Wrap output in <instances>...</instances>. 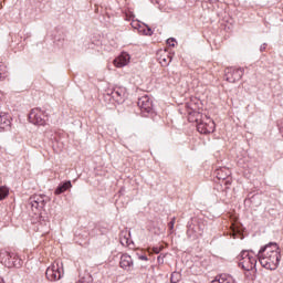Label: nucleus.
Returning <instances> with one entry per match:
<instances>
[{
	"label": "nucleus",
	"mask_w": 283,
	"mask_h": 283,
	"mask_svg": "<svg viewBox=\"0 0 283 283\" xmlns=\"http://www.w3.org/2000/svg\"><path fill=\"white\" fill-rule=\"evenodd\" d=\"M138 32L139 34H144V36H151L154 34V31L148 25L146 28L139 27Z\"/></svg>",
	"instance_id": "16"
},
{
	"label": "nucleus",
	"mask_w": 283,
	"mask_h": 283,
	"mask_svg": "<svg viewBox=\"0 0 283 283\" xmlns=\"http://www.w3.org/2000/svg\"><path fill=\"white\" fill-rule=\"evenodd\" d=\"M176 276H178V273H172V274H171V277H170V282L177 283V282H178V279H176Z\"/></svg>",
	"instance_id": "23"
},
{
	"label": "nucleus",
	"mask_w": 283,
	"mask_h": 283,
	"mask_svg": "<svg viewBox=\"0 0 283 283\" xmlns=\"http://www.w3.org/2000/svg\"><path fill=\"white\" fill-rule=\"evenodd\" d=\"M138 106L140 109H144V112H151V107H154L151 99H149V96L147 95L139 98Z\"/></svg>",
	"instance_id": "12"
},
{
	"label": "nucleus",
	"mask_w": 283,
	"mask_h": 283,
	"mask_svg": "<svg viewBox=\"0 0 283 283\" xmlns=\"http://www.w3.org/2000/svg\"><path fill=\"white\" fill-rule=\"evenodd\" d=\"M242 76H244V69H228L226 72V81H228V83H235L240 81Z\"/></svg>",
	"instance_id": "7"
},
{
	"label": "nucleus",
	"mask_w": 283,
	"mask_h": 283,
	"mask_svg": "<svg viewBox=\"0 0 283 283\" xmlns=\"http://www.w3.org/2000/svg\"><path fill=\"white\" fill-rule=\"evenodd\" d=\"M48 205V197L43 195H34L29 199V207L31 211L38 216L41 213V210Z\"/></svg>",
	"instance_id": "5"
},
{
	"label": "nucleus",
	"mask_w": 283,
	"mask_h": 283,
	"mask_svg": "<svg viewBox=\"0 0 283 283\" xmlns=\"http://www.w3.org/2000/svg\"><path fill=\"white\" fill-rule=\"evenodd\" d=\"M11 117L8 113H0V132H8L11 125Z\"/></svg>",
	"instance_id": "11"
},
{
	"label": "nucleus",
	"mask_w": 283,
	"mask_h": 283,
	"mask_svg": "<svg viewBox=\"0 0 283 283\" xmlns=\"http://www.w3.org/2000/svg\"><path fill=\"white\" fill-rule=\"evenodd\" d=\"M205 233V224H198V226H188L187 234L190 238H200Z\"/></svg>",
	"instance_id": "10"
},
{
	"label": "nucleus",
	"mask_w": 283,
	"mask_h": 283,
	"mask_svg": "<svg viewBox=\"0 0 283 283\" xmlns=\"http://www.w3.org/2000/svg\"><path fill=\"white\" fill-rule=\"evenodd\" d=\"M67 189H72V181H65L63 184H60L55 189L54 193L55 196H61V193H65Z\"/></svg>",
	"instance_id": "13"
},
{
	"label": "nucleus",
	"mask_w": 283,
	"mask_h": 283,
	"mask_svg": "<svg viewBox=\"0 0 283 283\" xmlns=\"http://www.w3.org/2000/svg\"><path fill=\"white\" fill-rule=\"evenodd\" d=\"M9 193H10V189H8V187L6 186L0 187V200H6Z\"/></svg>",
	"instance_id": "17"
},
{
	"label": "nucleus",
	"mask_w": 283,
	"mask_h": 283,
	"mask_svg": "<svg viewBox=\"0 0 283 283\" xmlns=\"http://www.w3.org/2000/svg\"><path fill=\"white\" fill-rule=\"evenodd\" d=\"M139 260H144L145 262H147V260L149 259L147 258V255H139Z\"/></svg>",
	"instance_id": "25"
},
{
	"label": "nucleus",
	"mask_w": 283,
	"mask_h": 283,
	"mask_svg": "<svg viewBox=\"0 0 283 283\" xmlns=\"http://www.w3.org/2000/svg\"><path fill=\"white\" fill-rule=\"evenodd\" d=\"M119 266L127 272L134 271V259H132V255L127 253L122 254L119 259Z\"/></svg>",
	"instance_id": "9"
},
{
	"label": "nucleus",
	"mask_w": 283,
	"mask_h": 283,
	"mask_svg": "<svg viewBox=\"0 0 283 283\" xmlns=\"http://www.w3.org/2000/svg\"><path fill=\"white\" fill-rule=\"evenodd\" d=\"M256 258L263 269H268V271H275V269L280 266L281 258L277 243L271 242L261 248L256 254Z\"/></svg>",
	"instance_id": "1"
},
{
	"label": "nucleus",
	"mask_w": 283,
	"mask_h": 283,
	"mask_svg": "<svg viewBox=\"0 0 283 283\" xmlns=\"http://www.w3.org/2000/svg\"><path fill=\"white\" fill-rule=\"evenodd\" d=\"M158 261H160V256H158Z\"/></svg>",
	"instance_id": "28"
},
{
	"label": "nucleus",
	"mask_w": 283,
	"mask_h": 283,
	"mask_svg": "<svg viewBox=\"0 0 283 283\" xmlns=\"http://www.w3.org/2000/svg\"><path fill=\"white\" fill-rule=\"evenodd\" d=\"M169 63H171V57L170 56L160 59V64L161 65H169Z\"/></svg>",
	"instance_id": "19"
},
{
	"label": "nucleus",
	"mask_w": 283,
	"mask_h": 283,
	"mask_svg": "<svg viewBox=\"0 0 283 283\" xmlns=\"http://www.w3.org/2000/svg\"><path fill=\"white\" fill-rule=\"evenodd\" d=\"M160 251H163V248H158V247L153 248V252H155L156 254L160 253Z\"/></svg>",
	"instance_id": "24"
},
{
	"label": "nucleus",
	"mask_w": 283,
	"mask_h": 283,
	"mask_svg": "<svg viewBox=\"0 0 283 283\" xmlns=\"http://www.w3.org/2000/svg\"><path fill=\"white\" fill-rule=\"evenodd\" d=\"M9 260H11L13 266H21V259L14 253H7Z\"/></svg>",
	"instance_id": "14"
},
{
	"label": "nucleus",
	"mask_w": 283,
	"mask_h": 283,
	"mask_svg": "<svg viewBox=\"0 0 283 283\" xmlns=\"http://www.w3.org/2000/svg\"><path fill=\"white\" fill-rule=\"evenodd\" d=\"M0 283H3V277L0 276Z\"/></svg>",
	"instance_id": "27"
},
{
	"label": "nucleus",
	"mask_w": 283,
	"mask_h": 283,
	"mask_svg": "<svg viewBox=\"0 0 283 283\" xmlns=\"http://www.w3.org/2000/svg\"><path fill=\"white\" fill-rule=\"evenodd\" d=\"M167 43L170 45V48H175V46H176V39L169 38V39L167 40Z\"/></svg>",
	"instance_id": "20"
},
{
	"label": "nucleus",
	"mask_w": 283,
	"mask_h": 283,
	"mask_svg": "<svg viewBox=\"0 0 283 283\" xmlns=\"http://www.w3.org/2000/svg\"><path fill=\"white\" fill-rule=\"evenodd\" d=\"M132 61V55L127 52H122L117 57L114 59L113 65L116 67H127Z\"/></svg>",
	"instance_id": "8"
},
{
	"label": "nucleus",
	"mask_w": 283,
	"mask_h": 283,
	"mask_svg": "<svg viewBox=\"0 0 283 283\" xmlns=\"http://www.w3.org/2000/svg\"><path fill=\"white\" fill-rule=\"evenodd\" d=\"M29 120L33 125H45V123H48L45 112H43L41 108H33L29 114Z\"/></svg>",
	"instance_id": "6"
},
{
	"label": "nucleus",
	"mask_w": 283,
	"mask_h": 283,
	"mask_svg": "<svg viewBox=\"0 0 283 283\" xmlns=\"http://www.w3.org/2000/svg\"><path fill=\"white\" fill-rule=\"evenodd\" d=\"M189 120L197 123L199 134H213L216 132V123L207 115L193 112L189 115Z\"/></svg>",
	"instance_id": "2"
},
{
	"label": "nucleus",
	"mask_w": 283,
	"mask_h": 283,
	"mask_svg": "<svg viewBox=\"0 0 283 283\" xmlns=\"http://www.w3.org/2000/svg\"><path fill=\"white\" fill-rule=\"evenodd\" d=\"M2 78H6V76H3V75L0 73V81H2Z\"/></svg>",
	"instance_id": "26"
},
{
	"label": "nucleus",
	"mask_w": 283,
	"mask_h": 283,
	"mask_svg": "<svg viewBox=\"0 0 283 283\" xmlns=\"http://www.w3.org/2000/svg\"><path fill=\"white\" fill-rule=\"evenodd\" d=\"M93 279L92 275L86 274L85 276L81 277L77 283H92Z\"/></svg>",
	"instance_id": "18"
},
{
	"label": "nucleus",
	"mask_w": 283,
	"mask_h": 283,
	"mask_svg": "<svg viewBox=\"0 0 283 283\" xmlns=\"http://www.w3.org/2000/svg\"><path fill=\"white\" fill-rule=\"evenodd\" d=\"M46 280L50 282H59L63 275H65V272L63 270V262L61 261H54L45 272Z\"/></svg>",
	"instance_id": "3"
},
{
	"label": "nucleus",
	"mask_w": 283,
	"mask_h": 283,
	"mask_svg": "<svg viewBox=\"0 0 283 283\" xmlns=\"http://www.w3.org/2000/svg\"><path fill=\"white\" fill-rule=\"evenodd\" d=\"M239 258V266H241L243 271H253L258 265V258L251 255L250 251H242Z\"/></svg>",
	"instance_id": "4"
},
{
	"label": "nucleus",
	"mask_w": 283,
	"mask_h": 283,
	"mask_svg": "<svg viewBox=\"0 0 283 283\" xmlns=\"http://www.w3.org/2000/svg\"><path fill=\"white\" fill-rule=\"evenodd\" d=\"M120 242H122V244H123V247H128V244H129V240L127 239V238H120Z\"/></svg>",
	"instance_id": "22"
},
{
	"label": "nucleus",
	"mask_w": 283,
	"mask_h": 283,
	"mask_svg": "<svg viewBox=\"0 0 283 283\" xmlns=\"http://www.w3.org/2000/svg\"><path fill=\"white\" fill-rule=\"evenodd\" d=\"M113 98L116 103H123L125 101V95H123V91L113 92Z\"/></svg>",
	"instance_id": "15"
},
{
	"label": "nucleus",
	"mask_w": 283,
	"mask_h": 283,
	"mask_svg": "<svg viewBox=\"0 0 283 283\" xmlns=\"http://www.w3.org/2000/svg\"><path fill=\"white\" fill-rule=\"evenodd\" d=\"M175 224H176V218H172L171 221L168 223L170 231H172Z\"/></svg>",
	"instance_id": "21"
}]
</instances>
